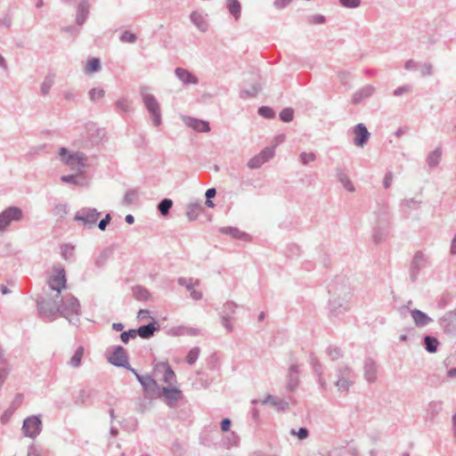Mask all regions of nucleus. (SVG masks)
Here are the masks:
<instances>
[{"mask_svg":"<svg viewBox=\"0 0 456 456\" xmlns=\"http://www.w3.org/2000/svg\"><path fill=\"white\" fill-rule=\"evenodd\" d=\"M291 434L293 436H297L298 439L304 440L308 437L309 431L306 428H300L297 432H296L295 429H292Z\"/></svg>","mask_w":456,"mask_h":456,"instance_id":"0e129e2a","label":"nucleus"},{"mask_svg":"<svg viewBox=\"0 0 456 456\" xmlns=\"http://www.w3.org/2000/svg\"><path fill=\"white\" fill-rule=\"evenodd\" d=\"M163 381L170 386L176 383V375L171 367H167L166 371H164Z\"/></svg>","mask_w":456,"mask_h":456,"instance_id":"a19ab883","label":"nucleus"},{"mask_svg":"<svg viewBox=\"0 0 456 456\" xmlns=\"http://www.w3.org/2000/svg\"><path fill=\"white\" fill-rule=\"evenodd\" d=\"M91 397V393L86 389H81L76 400V403L84 404Z\"/></svg>","mask_w":456,"mask_h":456,"instance_id":"13d9d810","label":"nucleus"},{"mask_svg":"<svg viewBox=\"0 0 456 456\" xmlns=\"http://www.w3.org/2000/svg\"><path fill=\"white\" fill-rule=\"evenodd\" d=\"M260 90V86L258 84H255L251 86L249 90H242L240 92V97L246 98V97H254L256 96Z\"/></svg>","mask_w":456,"mask_h":456,"instance_id":"3c124183","label":"nucleus"},{"mask_svg":"<svg viewBox=\"0 0 456 456\" xmlns=\"http://www.w3.org/2000/svg\"><path fill=\"white\" fill-rule=\"evenodd\" d=\"M176 77L184 84H198V78L189 70L183 68H176L175 70Z\"/></svg>","mask_w":456,"mask_h":456,"instance_id":"5701e85b","label":"nucleus"},{"mask_svg":"<svg viewBox=\"0 0 456 456\" xmlns=\"http://www.w3.org/2000/svg\"><path fill=\"white\" fill-rule=\"evenodd\" d=\"M84 346H80L77 348L75 354H73V356L70 358L69 362V364L72 367V368H77L80 366L81 364V360H82V357L84 355Z\"/></svg>","mask_w":456,"mask_h":456,"instance_id":"e433bc0d","label":"nucleus"},{"mask_svg":"<svg viewBox=\"0 0 456 456\" xmlns=\"http://www.w3.org/2000/svg\"><path fill=\"white\" fill-rule=\"evenodd\" d=\"M354 380H346L338 379L335 382V386L339 392H347L349 387L354 384Z\"/></svg>","mask_w":456,"mask_h":456,"instance_id":"a18cd8bd","label":"nucleus"},{"mask_svg":"<svg viewBox=\"0 0 456 456\" xmlns=\"http://www.w3.org/2000/svg\"><path fill=\"white\" fill-rule=\"evenodd\" d=\"M300 160L303 165L306 166L310 162H313L316 159V155L314 152H301L299 155Z\"/></svg>","mask_w":456,"mask_h":456,"instance_id":"603ef678","label":"nucleus"},{"mask_svg":"<svg viewBox=\"0 0 456 456\" xmlns=\"http://www.w3.org/2000/svg\"><path fill=\"white\" fill-rule=\"evenodd\" d=\"M160 396L164 397V402L170 407L174 408L178 402L183 399V392L175 387H164L160 392Z\"/></svg>","mask_w":456,"mask_h":456,"instance_id":"9b49d317","label":"nucleus"},{"mask_svg":"<svg viewBox=\"0 0 456 456\" xmlns=\"http://www.w3.org/2000/svg\"><path fill=\"white\" fill-rule=\"evenodd\" d=\"M375 92V86L371 85H366L354 93L351 102L354 105L360 104L364 100L372 96Z\"/></svg>","mask_w":456,"mask_h":456,"instance_id":"4468645a","label":"nucleus"},{"mask_svg":"<svg viewBox=\"0 0 456 456\" xmlns=\"http://www.w3.org/2000/svg\"><path fill=\"white\" fill-rule=\"evenodd\" d=\"M132 291L133 296L137 300L147 301L151 297V293L149 292V290L141 285H136L133 287Z\"/></svg>","mask_w":456,"mask_h":456,"instance_id":"2f4dec72","label":"nucleus"},{"mask_svg":"<svg viewBox=\"0 0 456 456\" xmlns=\"http://www.w3.org/2000/svg\"><path fill=\"white\" fill-rule=\"evenodd\" d=\"M337 377L340 379L354 380V373L347 365L337 369Z\"/></svg>","mask_w":456,"mask_h":456,"instance_id":"c9c22d12","label":"nucleus"},{"mask_svg":"<svg viewBox=\"0 0 456 456\" xmlns=\"http://www.w3.org/2000/svg\"><path fill=\"white\" fill-rule=\"evenodd\" d=\"M279 117L283 122H290L294 118V110L291 108H285L280 112Z\"/></svg>","mask_w":456,"mask_h":456,"instance_id":"de8ad7c7","label":"nucleus"},{"mask_svg":"<svg viewBox=\"0 0 456 456\" xmlns=\"http://www.w3.org/2000/svg\"><path fill=\"white\" fill-rule=\"evenodd\" d=\"M429 264L428 257L420 250L415 252L409 268L410 280L412 283L418 281L419 272Z\"/></svg>","mask_w":456,"mask_h":456,"instance_id":"39448f33","label":"nucleus"},{"mask_svg":"<svg viewBox=\"0 0 456 456\" xmlns=\"http://www.w3.org/2000/svg\"><path fill=\"white\" fill-rule=\"evenodd\" d=\"M129 370L134 374L144 391L149 392L159 387L157 381L151 376H142L132 367Z\"/></svg>","mask_w":456,"mask_h":456,"instance_id":"2eb2a0df","label":"nucleus"},{"mask_svg":"<svg viewBox=\"0 0 456 456\" xmlns=\"http://www.w3.org/2000/svg\"><path fill=\"white\" fill-rule=\"evenodd\" d=\"M41 415H30V438H35L42 431Z\"/></svg>","mask_w":456,"mask_h":456,"instance_id":"c85d7f7f","label":"nucleus"},{"mask_svg":"<svg viewBox=\"0 0 456 456\" xmlns=\"http://www.w3.org/2000/svg\"><path fill=\"white\" fill-rule=\"evenodd\" d=\"M226 7L229 12L237 20L240 16L241 5L238 0H226Z\"/></svg>","mask_w":456,"mask_h":456,"instance_id":"72a5a7b5","label":"nucleus"},{"mask_svg":"<svg viewBox=\"0 0 456 456\" xmlns=\"http://www.w3.org/2000/svg\"><path fill=\"white\" fill-rule=\"evenodd\" d=\"M220 232L223 234L231 235L232 238L240 239L242 240H246L248 235L246 232L240 231L236 227L232 226H224L219 229Z\"/></svg>","mask_w":456,"mask_h":456,"instance_id":"c756f323","label":"nucleus"},{"mask_svg":"<svg viewBox=\"0 0 456 456\" xmlns=\"http://www.w3.org/2000/svg\"><path fill=\"white\" fill-rule=\"evenodd\" d=\"M443 409V403L440 401L431 402L427 409V413L432 419L435 418Z\"/></svg>","mask_w":456,"mask_h":456,"instance_id":"4c0bfd02","label":"nucleus"},{"mask_svg":"<svg viewBox=\"0 0 456 456\" xmlns=\"http://www.w3.org/2000/svg\"><path fill=\"white\" fill-rule=\"evenodd\" d=\"M13 412L14 410L10 407L7 410H5L0 418L1 423L4 425L6 424L9 421L12 415L13 414Z\"/></svg>","mask_w":456,"mask_h":456,"instance_id":"774afa93","label":"nucleus"},{"mask_svg":"<svg viewBox=\"0 0 456 456\" xmlns=\"http://www.w3.org/2000/svg\"><path fill=\"white\" fill-rule=\"evenodd\" d=\"M433 75V66L430 62L422 65L421 77H429Z\"/></svg>","mask_w":456,"mask_h":456,"instance_id":"338daca9","label":"nucleus"},{"mask_svg":"<svg viewBox=\"0 0 456 456\" xmlns=\"http://www.w3.org/2000/svg\"><path fill=\"white\" fill-rule=\"evenodd\" d=\"M310 360H311V364H312V368H313L314 372L318 377H321L322 375V372H323V368H322V363L318 361L316 356L314 354H313L310 356Z\"/></svg>","mask_w":456,"mask_h":456,"instance_id":"79ce46f5","label":"nucleus"},{"mask_svg":"<svg viewBox=\"0 0 456 456\" xmlns=\"http://www.w3.org/2000/svg\"><path fill=\"white\" fill-rule=\"evenodd\" d=\"M422 344L425 350L429 354H435L438 350L440 345L439 340L431 335H425L422 339Z\"/></svg>","mask_w":456,"mask_h":456,"instance_id":"b1692460","label":"nucleus"},{"mask_svg":"<svg viewBox=\"0 0 456 456\" xmlns=\"http://www.w3.org/2000/svg\"><path fill=\"white\" fill-rule=\"evenodd\" d=\"M200 353V347L195 346V347L191 348L186 356L187 363L190 365L194 364L199 358Z\"/></svg>","mask_w":456,"mask_h":456,"instance_id":"37998d69","label":"nucleus"},{"mask_svg":"<svg viewBox=\"0 0 456 456\" xmlns=\"http://www.w3.org/2000/svg\"><path fill=\"white\" fill-rule=\"evenodd\" d=\"M185 124L194 131L207 133L210 131V126L208 121L189 117L185 119Z\"/></svg>","mask_w":456,"mask_h":456,"instance_id":"dca6fc26","label":"nucleus"},{"mask_svg":"<svg viewBox=\"0 0 456 456\" xmlns=\"http://www.w3.org/2000/svg\"><path fill=\"white\" fill-rule=\"evenodd\" d=\"M108 362L116 366L130 370L131 365L128 362V355L125 348L121 346H113L111 352H109Z\"/></svg>","mask_w":456,"mask_h":456,"instance_id":"9d476101","label":"nucleus"},{"mask_svg":"<svg viewBox=\"0 0 456 456\" xmlns=\"http://www.w3.org/2000/svg\"><path fill=\"white\" fill-rule=\"evenodd\" d=\"M332 361H336L343 356L342 350L339 347H328L326 350Z\"/></svg>","mask_w":456,"mask_h":456,"instance_id":"5fc2aeb1","label":"nucleus"},{"mask_svg":"<svg viewBox=\"0 0 456 456\" xmlns=\"http://www.w3.org/2000/svg\"><path fill=\"white\" fill-rule=\"evenodd\" d=\"M76 175H62L61 180L66 183H71L75 185L84 186L87 183L86 177L83 175V172H77Z\"/></svg>","mask_w":456,"mask_h":456,"instance_id":"a878e982","label":"nucleus"},{"mask_svg":"<svg viewBox=\"0 0 456 456\" xmlns=\"http://www.w3.org/2000/svg\"><path fill=\"white\" fill-rule=\"evenodd\" d=\"M60 316L72 322L71 317L77 316L80 313V304L77 297L69 295L65 297H60Z\"/></svg>","mask_w":456,"mask_h":456,"instance_id":"20e7f679","label":"nucleus"},{"mask_svg":"<svg viewBox=\"0 0 456 456\" xmlns=\"http://www.w3.org/2000/svg\"><path fill=\"white\" fill-rule=\"evenodd\" d=\"M137 336V332L135 329H130L126 331H123L120 334V339L123 343L127 344L131 338H134Z\"/></svg>","mask_w":456,"mask_h":456,"instance_id":"864d4df0","label":"nucleus"},{"mask_svg":"<svg viewBox=\"0 0 456 456\" xmlns=\"http://www.w3.org/2000/svg\"><path fill=\"white\" fill-rule=\"evenodd\" d=\"M274 156V146L273 147H265L264 150L260 151L259 154L251 158L247 166L250 169L259 168L265 162L273 159Z\"/></svg>","mask_w":456,"mask_h":456,"instance_id":"f8f14e48","label":"nucleus"},{"mask_svg":"<svg viewBox=\"0 0 456 456\" xmlns=\"http://www.w3.org/2000/svg\"><path fill=\"white\" fill-rule=\"evenodd\" d=\"M75 247L64 244L61 246V256L66 260H71L74 257Z\"/></svg>","mask_w":456,"mask_h":456,"instance_id":"c03bdc74","label":"nucleus"},{"mask_svg":"<svg viewBox=\"0 0 456 456\" xmlns=\"http://www.w3.org/2000/svg\"><path fill=\"white\" fill-rule=\"evenodd\" d=\"M442 157V150L441 148L437 147L436 150L431 151L428 158H427V163L430 167H436L441 160Z\"/></svg>","mask_w":456,"mask_h":456,"instance_id":"473e14b6","label":"nucleus"},{"mask_svg":"<svg viewBox=\"0 0 456 456\" xmlns=\"http://www.w3.org/2000/svg\"><path fill=\"white\" fill-rule=\"evenodd\" d=\"M173 207V200L167 198L163 199L160 200V202L158 204V210L159 211L160 215L163 216H167L169 215L170 209Z\"/></svg>","mask_w":456,"mask_h":456,"instance_id":"f704fd0d","label":"nucleus"},{"mask_svg":"<svg viewBox=\"0 0 456 456\" xmlns=\"http://www.w3.org/2000/svg\"><path fill=\"white\" fill-rule=\"evenodd\" d=\"M299 366L297 363H292L289 369L288 375V389L289 391H294L299 383L298 378Z\"/></svg>","mask_w":456,"mask_h":456,"instance_id":"4be33fe9","label":"nucleus"},{"mask_svg":"<svg viewBox=\"0 0 456 456\" xmlns=\"http://www.w3.org/2000/svg\"><path fill=\"white\" fill-rule=\"evenodd\" d=\"M336 173L338 180L343 184L345 189L351 192L354 191V186L350 181L349 176L346 173L345 169L341 167H337Z\"/></svg>","mask_w":456,"mask_h":456,"instance_id":"cd10ccee","label":"nucleus"},{"mask_svg":"<svg viewBox=\"0 0 456 456\" xmlns=\"http://www.w3.org/2000/svg\"><path fill=\"white\" fill-rule=\"evenodd\" d=\"M113 248L112 247H106L104 248L100 254L96 256L94 260V265L97 268H102L107 261L113 255Z\"/></svg>","mask_w":456,"mask_h":456,"instance_id":"393cba45","label":"nucleus"},{"mask_svg":"<svg viewBox=\"0 0 456 456\" xmlns=\"http://www.w3.org/2000/svg\"><path fill=\"white\" fill-rule=\"evenodd\" d=\"M50 452L42 446L30 445V456H49Z\"/></svg>","mask_w":456,"mask_h":456,"instance_id":"49530a36","label":"nucleus"},{"mask_svg":"<svg viewBox=\"0 0 456 456\" xmlns=\"http://www.w3.org/2000/svg\"><path fill=\"white\" fill-rule=\"evenodd\" d=\"M105 92L102 88H93L89 91V97L91 101H96L104 96Z\"/></svg>","mask_w":456,"mask_h":456,"instance_id":"6e6d98bb","label":"nucleus"},{"mask_svg":"<svg viewBox=\"0 0 456 456\" xmlns=\"http://www.w3.org/2000/svg\"><path fill=\"white\" fill-rule=\"evenodd\" d=\"M190 20L193 25L200 31L206 32L208 29V22L206 16L197 11H193L190 14Z\"/></svg>","mask_w":456,"mask_h":456,"instance_id":"a211bd4d","label":"nucleus"},{"mask_svg":"<svg viewBox=\"0 0 456 456\" xmlns=\"http://www.w3.org/2000/svg\"><path fill=\"white\" fill-rule=\"evenodd\" d=\"M159 329V324L153 320L151 322L142 325L136 329L137 336L142 338H150L153 336L154 332Z\"/></svg>","mask_w":456,"mask_h":456,"instance_id":"6ab92c4d","label":"nucleus"},{"mask_svg":"<svg viewBox=\"0 0 456 456\" xmlns=\"http://www.w3.org/2000/svg\"><path fill=\"white\" fill-rule=\"evenodd\" d=\"M59 155L61 160L74 171L82 172L86 166L87 157L83 152L69 153L67 148L61 147Z\"/></svg>","mask_w":456,"mask_h":456,"instance_id":"7ed1b4c3","label":"nucleus"},{"mask_svg":"<svg viewBox=\"0 0 456 456\" xmlns=\"http://www.w3.org/2000/svg\"><path fill=\"white\" fill-rule=\"evenodd\" d=\"M138 198V191L135 189H130L126 191L125 196L123 198L122 203L125 206H129L134 202V200Z\"/></svg>","mask_w":456,"mask_h":456,"instance_id":"ea45409f","label":"nucleus"},{"mask_svg":"<svg viewBox=\"0 0 456 456\" xmlns=\"http://www.w3.org/2000/svg\"><path fill=\"white\" fill-rule=\"evenodd\" d=\"M39 317L45 321H53L60 316V300L55 295L46 293L37 299Z\"/></svg>","mask_w":456,"mask_h":456,"instance_id":"f03ea898","label":"nucleus"},{"mask_svg":"<svg viewBox=\"0 0 456 456\" xmlns=\"http://www.w3.org/2000/svg\"><path fill=\"white\" fill-rule=\"evenodd\" d=\"M23 217L22 210L18 207H9L0 213V232H4L13 222H18Z\"/></svg>","mask_w":456,"mask_h":456,"instance_id":"423d86ee","label":"nucleus"},{"mask_svg":"<svg viewBox=\"0 0 456 456\" xmlns=\"http://www.w3.org/2000/svg\"><path fill=\"white\" fill-rule=\"evenodd\" d=\"M411 91V86L410 85H404L402 86L397 87L394 92L393 94L395 96H401L404 94H407Z\"/></svg>","mask_w":456,"mask_h":456,"instance_id":"69168bd1","label":"nucleus"},{"mask_svg":"<svg viewBox=\"0 0 456 456\" xmlns=\"http://www.w3.org/2000/svg\"><path fill=\"white\" fill-rule=\"evenodd\" d=\"M143 103L151 115L152 119V123L155 126H159L161 125V110L159 103L154 95L149 94H142Z\"/></svg>","mask_w":456,"mask_h":456,"instance_id":"0eeeda50","label":"nucleus"},{"mask_svg":"<svg viewBox=\"0 0 456 456\" xmlns=\"http://www.w3.org/2000/svg\"><path fill=\"white\" fill-rule=\"evenodd\" d=\"M410 313L415 325L419 328L425 327L433 322L431 317H429L426 313L419 309L410 310Z\"/></svg>","mask_w":456,"mask_h":456,"instance_id":"f3484780","label":"nucleus"},{"mask_svg":"<svg viewBox=\"0 0 456 456\" xmlns=\"http://www.w3.org/2000/svg\"><path fill=\"white\" fill-rule=\"evenodd\" d=\"M257 113L265 118H273L275 117V111L268 106L258 108Z\"/></svg>","mask_w":456,"mask_h":456,"instance_id":"8fccbe9b","label":"nucleus"},{"mask_svg":"<svg viewBox=\"0 0 456 456\" xmlns=\"http://www.w3.org/2000/svg\"><path fill=\"white\" fill-rule=\"evenodd\" d=\"M53 84V79L51 77H46L41 85V93L45 95L49 93L50 88Z\"/></svg>","mask_w":456,"mask_h":456,"instance_id":"4d7b16f0","label":"nucleus"},{"mask_svg":"<svg viewBox=\"0 0 456 456\" xmlns=\"http://www.w3.org/2000/svg\"><path fill=\"white\" fill-rule=\"evenodd\" d=\"M339 4L346 8H357L361 4V0H338Z\"/></svg>","mask_w":456,"mask_h":456,"instance_id":"680f3d73","label":"nucleus"},{"mask_svg":"<svg viewBox=\"0 0 456 456\" xmlns=\"http://www.w3.org/2000/svg\"><path fill=\"white\" fill-rule=\"evenodd\" d=\"M116 108L120 111L126 112L129 110L130 103L126 99L122 98L116 102Z\"/></svg>","mask_w":456,"mask_h":456,"instance_id":"052dcab7","label":"nucleus"},{"mask_svg":"<svg viewBox=\"0 0 456 456\" xmlns=\"http://www.w3.org/2000/svg\"><path fill=\"white\" fill-rule=\"evenodd\" d=\"M167 367H170L167 362H160L154 364V373L158 375L159 373H164L166 371Z\"/></svg>","mask_w":456,"mask_h":456,"instance_id":"e2e57ef3","label":"nucleus"},{"mask_svg":"<svg viewBox=\"0 0 456 456\" xmlns=\"http://www.w3.org/2000/svg\"><path fill=\"white\" fill-rule=\"evenodd\" d=\"M177 282L180 286L185 287L186 289L189 291L192 290V289L195 286L200 285V281L199 280L193 281L192 278L186 279L183 277H180V278H178Z\"/></svg>","mask_w":456,"mask_h":456,"instance_id":"58836bf2","label":"nucleus"},{"mask_svg":"<svg viewBox=\"0 0 456 456\" xmlns=\"http://www.w3.org/2000/svg\"><path fill=\"white\" fill-rule=\"evenodd\" d=\"M330 312L338 315L350 309L349 303L353 296L348 279L346 276L338 275L329 284Z\"/></svg>","mask_w":456,"mask_h":456,"instance_id":"f257e3e1","label":"nucleus"},{"mask_svg":"<svg viewBox=\"0 0 456 456\" xmlns=\"http://www.w3.org/2000/svg\"><path fill=\"white\" fill-rule=\"evenodd\" d=\"M202 211L203 206L201 202L190 203L186 207V216L190 221H194L198 218Z\"/></svg>","mask_w":456,"mask_h":456,"instance_id":"bb28decb","label":"nucleus"},{"mask_svg":"<svg viewBox=\"0 0 456 456\" xmlns=\"http://www.w3.org/2000/svg\"><path fill=\"white\" fill-rule=\"evenodd\" d=\"M378 367L371 358H367L364 362V377L370 383H374L377 379Z\"/></svg>","mask_w":456,"mask_h":456,"instance_id":"aec40b11","label":"nucleus"},{"mask_svg":"<svg viewBox=\"0 0 456 456\" xmlns=\"http://www.w3.org/2000/svg\"><path fill=\"white\" fill-rule=\"evenodd\" d=\"M420 205H421L420 200H417L415 199H405V200H402L400 206H401L402 211L404 214L409 215L410 211L411 209H418L420 208Z\"/></svg>","mask_w":456,"mask_h":456,"instance_id":"7c9ffc66","label":"nucleus"},{"mask_svg":"<svg viewBox=\"0 0 456 456\" xmlns=\"http://www.w3.org/2000/svg\"><path fill=\"white\" fill-rule=\"evenodd\" d=\"M101 69V61L98 58H93L88 61L86 65V71L88 72H97Z\"/></svg>","mask_w":456,"mask_h":456,"instance_id":"09e8293b","label":"nucleus"},{"mask_svg":"<svg viewBox=\"0 0 456 456\" xmlns=\"http://www.w3.org/2000/svg\"><path fill=\"white\" fill-rule=\"evenodd\" d=\"M54 272L56 273L48 281L49 294L55 295L57 298H60L61 289L66 287V273L63 268H54Z\"/></svg>","mask_w":456,"mask_h":456,"instance_id":"1a4fd4ad","label":"nucleus"},{"mask_svg":"<svg viewBox=\"0 0 456 456\" xmlns=\"http://www.w3.org/2000/svg\"><path fill=\"white\" fill-rule=\"evenodd\" d=\"M354 133L355 137L354 139V143L357 147H363L367 144L370 133L368 131L367 127L364 124L359 123L354 127Z\"/></svg>","mask_w":456,"mask_h":456,"instance_id":"ddd939ff","label":"nucleus"},{"mask_svg":"<svg viewBox=\"0 0 456 456\" xmlns=\"http://www.w3.org/2000/svg\"><path fill=\"white\" fill-rule=\"evenodd\" d=\"M99 216L100 213L96 208H83L76 213L74 220L82 223L86 228L90 229L95 225Z\"/></svg>","mask_w":456,"mask_h":456,"instance_id":"6e6552de","label":"nucleus"},{"mask_svg":"<svg viewBox=\"0 0 456 456\" xmlns=\"http://www.w3.org/2000/svg\"><path fill=\"white\" fill-rule=\"evenodd\" d=\"M89 3L88 0H81L77 6L76 22L78 26H82L89 14Z\"/></svg>","mask_w":456,"mask_h":456,"instance_id":"412c9836","label":"nucleus"},{"mask_svg":"<svg viewBox=\"0 0 456 456\" xmlns=\"http://www.w3.org/2000/svg\"><path fill=\"white\" fill-rule=\"evenodd\" d=\"M137 39V37L134 33H132L130 31H124L120 36V40L122 42L126 43H134Z\"/></svg>","mask_w":456,"mask_h":456,"instance_id":"bf43d9fd","label":"nucleus"}]
</instances>
